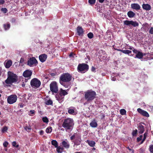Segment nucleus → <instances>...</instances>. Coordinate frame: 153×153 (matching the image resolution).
<instances>
[{
    "instance_id": "1",
    "label": "nucleus",
    "mask_w": 153,
    "mask_h": 153,
    "mask_svg": "<svg viewBox=\"0 0 153 153\" xmlns=\"http://www.w3.org/2000/svg\"><path fill=\"white\" fill-rule=\"evenodd\" d=\"M72 76L68 73L62 74L59 78V83L66 88H68L71 84L70 81L72 79Z\"/></svg>"
},
{
    "instance_id": "2",
    "label": "nucleus",
    "mask_w": 153,
    "mask_h": 153,
    "mask_svg": "<svg viewBox=\"0 0 153 153\" xmlns=\"http://www.w3.org/2000/svg\"><path fill=\"white\" fill-rule=\"evenodd\" d=\"M18 81V77L16 75L11 72H9L7 79L5 81V82L8 84L16 82Z\"/></svg>"
},
{
    "instance_id": "3",
    "label": "nucleus",
    "mask_w": 153,
    "mask_h": 153,
    "mask_svg": "<svg viewBox=\"0 0 153 153\" xmlns=\"http://www.w3.org/2000/svg\"><path fill=\"white\" fill-rule=\"evenodd\" d=\"M96 94L95 91L91 90H88L85 93V98L87 101H91L95 98Z\"/></svg>"
},
{
    "instance_id": "4",
    "label": "nucleus",
    "mask_w": 153,
    "mask_h": 153,
    "mask_svg": "<svg viewBox=\"0 0 153 153\" xmlns=\"http://www.w3.org/2000/svg\"><path fill=\"white\" fill-rule=\"evenodd\" d=\"M68 94V93L65 90L60 88L59 91L56 95V98L58 101H59L63 100L64 98V96Z\"/></svg>"
},
{
    "instance_id": "5",
    "label": "nucleus",
    "mask_w": 153,
    "mask_h": 153,
    "mask_svg": "<svg viewBox=\"0 0 153 153\" xmlns=\"http://www.w3.org/2000/svg\"><path fill=\"white\" fill-rule=\"evenodd\" d=\"M30 84L32 88H37L40 86L41 82L38 79L34 78L31 80Z\"/></svg>"
},
{
    "instance_id": "6",
    "label": "nucleus",
    "mask_w": 153,
    "mask_h": 153,
    "mask_svg": "<svg viewBox=\"0 0 153 153\" xmlns=\"http://www.w3.org/2000/svg\"><path fill=\"white\" fill-rule=\"evenodd\" d=\"M50 89L52 93H57L58 91V87L56 81L52 82L50 85Z\"/></svg>"
},
{
    "instance_id": "7",
    "label": "nucleus",
    "mask_w": 153,
    "mask_h": 153,
    "mask_svg": "<svg viewBox=\"0 0 153 153\" xmlns=\"http://www.w3.org/2000/svg\"><path fill=\"white\" fill-rule=\"evenodd\" d=\"M89 69V66L86 64L82 63L79 64L78 66L77 69L79 72L87 71Z\"/></svg>"
},
{
    "instance_id": "8",
    "label": "nucleus",
    "mask_w": 153,
    "mask_h": 153,
    "mask_svg": "<svg viewBox=\"0 0 153 153\" xmlns=\"http://www.w3.org/2000/svg\"><path fill=\"white\" fill-rule=\"evenodd\" d=\"M124 25L128 26L129 27L131 25L134 27H138L139 26V23L136 21H133L132 20H125L124 21Z\"/></svg>"
},
{
    "instance_id": "9",
    "label": "nucleus",
    "mask_w": 153,
    "mask_h": 153,
    "mask_svg": "<svg viewBox=\"0 0 153 153\" xmlns=\"http://www.w3.org/2000/svg\"><path fill=\"white\" fill-rule=\"evenodd\" d=\"M17 98V97L16 95L15 94L10 95L7 97V102L10 104H13L16 102Z\"/></svg>"
},
{
    "instance_id": "10",
    "label": "nucleus",
    "mask_w": 153,
    "mask_h": 153,
    "mask_svg": "<svg viewBox=\"0 0 153 153\" xmlns=\"http://www.w3.org/2000/svg\"><path fill=\"white\" fill-rule=\"evenodd\" d=\"M27 65L31 67L34 65L35 66L38 64V62L34 57L30 58L28 61Z\"/></svg>"
},
{
    "instance_id": "11",
    "label": "nucleus",
    "mask_w": 153,
    "mask_h": 153,
    "mask_svg": "<svg viewBox=\"0 0 153 153\" xmlns=\"http://www.w3.org/2000/svg\"><path fill=\"white\" fill-rule=\"evenodd\" d=\"M137 111L139 113L143 116L146 117H149V115L148 113L146 111H144L140 108H138L137 109Z\"/></svg>"
},
{
    "instance_id": "12",
    "label": "nucleus",
    "mask_w": 153,
    "mask_h": 153,
    "mask_svg": "<svg viewBox=\"0 0 153 153\" xmlns=\"http://www.w3.org/2000/svg\"><path fill=\"white\" fill-rule=\"evenodd\" d=\"M77 35L79 36H82L84 34V31L82 27L78 26L76 28Z\"/></svg>"
},
{
    "instance_id": "13",
    "label": "nucleus",
    "mask_w": 153,
    "mask_h": 153,
    "mask_svg": "<svg viewBox=\"0 0 153 153\" xmlns=\"http://www.w3.org/2000/svg\"><path fill=\"white\" fill-rule=\"evenodd\" d=\"M75 145H79L80 144L81 141V137L80 136L78 135L76 137L75 140L73 141Z\"/></svg>"
},
{
    "instance_id": "14",
    "label": "nucleus",
    "mask_w": 153,
    "mask_h": 153,
    "mask_svg": "<svg viewBox=\"0 0 153 153\" xmlns=\"http://www.w3.org/2000/svg\"><path fill=\"white\" fill-rule=\"evenodd\" d=\"M32 74V72L31 71L26 70L24 71L23 75L25 77H29L30 78V76Z\"/></svg>"
},
{
    "instance_id": "15",
    "label": "nucleus",
    "mask_w": 153,
    "mask_h": 153,
    "mask_svg": "<svg viewBox=\"0 0 153 153\" xmlns=\"http://www.w3.org/2000/svg\"><path fill=\"white\" fill-rule=\"evenodd\" d=\"M131 8L136 10H140L141 8L140 5L137 3L131 4Z\"/></svg>"
},
{
    "instance_id": "16",
    "label": "nucleus",
    "mask_w": 153,
    "mask_h": 153,
    "mask_svg": "<svg viewBox=\"0 0 153 153\" xmlns=\"http://www.w3.org/2000/svg\"><path fill=\"white\" fill-rule=\"evenodd\" d=\"M73 125H62V126L65 128L66 131L69 132L71 131L73 128Z\"/></svg>"
},
{
    "instance_id": "17",
    "label": "nucleus",
    "mask_w": 153,
    "mask_h": 153,
    "mask_svg": "<svg viewBox=\"0 0 153 153\" xmlns=\"http://www.w3.org/2000/svg\"><path fill=\"white\" fill-rule=\"evenodd\" d=\"M142 7L143 10L146 11H149L151 9V5L148 4H143L142 5Z\"/></svg>"
},
{
    "instance_id": "18",
    "label": "nucleus",
    "mask_w": 153,
    "mask_h": 153,
    "mask_svg": "<svg viewBox=\"0 0 153 153\" xmlns=\"http://www.w3.org/2000/svg\"><path fill=\"white\" fill-rule=\"evenodd\" d=\"M47 58V55L45 54H42L40 55L39 56V59L42 62H45Z\"/></svg>"
},
{
    "instance_id": "19",
    "label": "nucleus",
    "mask_w": 153,
    "mask_h": 153,
    "mask_svg": "<svg viewBox=\"0 0 153 153\" xmlns=\"http://www.w3.org/2000/svg\"><path fill=\"white\" fill-rule=\"evenodd\" d=\"M73 120L70 118H68L65 119L62 124H72L73 123Z\"/></svg>"
},
{
    "instance_id": "20",
    "label": "nucleus",
    "mask_w": 153,
    "mask_h": 153,
    "mask_svg": "<svg viewBox=\"0 0 153 153\" xmlns=\"http://www.w3.org/2000/svg\"><path fill=\"white\" fill-rule=\"evenodd\" d=\"M12 61L11 60H8L7 62H5L4 64L5 67L6 68H9L12 65Z\"/></svg>"
},
{
    "instance_id": "21",
    "label": "nucleus",
    "mask_w": 153,
    "mask_h": 153,
    "mask_svg": "<svg viewBox=\"0 0 153 153\" xmlns=\"http://www.w3.org/2000/svg\"><path fill=\"white\" fill-rule=\"evenodd\" d=\"M91 147H94L95 144V141L93 140H87L85 141Z\"/></svg>"
},
{
    "instance_id": "22",
    "label": "nucleus",
    "mask_w": 153,
    "mask_h": 153,
    "mask_svg": "<svg viewBox=\"0 0 153 153\" xmlns=\"http://www.w3.org/2000/svg\"><path fill=\"white\" fill-rule=\"evenodd\" d=\"M138 127L139 133L140 134L143 133L144 131V127L142 125H139Z\"/></svg>"
},
{
    "instance_id": "23",
    "label": "nucleus",
    "mask_w": 153,
    "mask_h": 153,
    "mask_svg": "<svg viewBox=\"0 0 153 153\" xmlns=\"http://www.w3.org/2000/svg\"><path fill=\"white\" fill-rule=\"evenodd\" d=\"M127 15L129 18H132L135 16V13L131 11H130L127 13Z\"/></svg>"
},
{
    "instance_id": "24",
    "label": "nucleus",
    "mask_w": 153,
    "mask_h": 153,
    "mask_svg": "<svg viewBox=\"0 0 153 153\" xmlns=\"http://www.w3.org/2000/svg\"><path fill=\"white\" fill-rule=\"evenodd\" d=\"M143 53L140 51L138 52L135 55V58H137L139 59H141L143 58Z\"/></svg>"
},
{
    "instance_id": "25",
    "label": "nucleus",
    "mask_w": 153,
    "mask_h": 153,
    "mask_svg": "<svg viewBox=\"0 0 153 153\" xmlns=\"http://www.w3.org/2000/svg\"><path fill=\"white\" fill-rule=\"evenodd\" d=\"M62 146L66 148H68L69 147L70 145L65 141H63L62 143Z\"/></svg>"
},
{
    "instance_id": "26",
    "label": "nucleus",
    "mask_w": 153,
    "mask_h": 153,
    "mask_svg": "<svg viewBox=\"0 0 153 153\" xmlns=\"http://www.w3.org/2000/svg\"><path fill=\"white\" fill-rule=\"evenodd\" d=\"M64 149L63 148L59 146L56 148V150L58 153H61L63 151Z\"/></svg>"
},
{
    "instance_id": "27",
    "label": "nucleus",
    "mask_w": 153,
    "mask_h": 153,
    "mask_svg": "<svg viewBox=\"0 0 153 153\" xmlns=\"http://www.w3.org/2000/svg\"><path fill=\"white\" fill-rule=\"evenodd\" d=\"M8 127L7 126H4L1 129V132L2 133H3L7 132V130L8 129Z\"/></svg>"
},
{
    "instance_id": "28",
    "label": "nucleus",
    "mask_w": 153,
    "mask_h": 153,
    "mask_svg": "<svg viewBox=\"0 0 153 153\" xmlns=\"http://www.w3.org/2000/svg\"><path fill=\"white\" fill-rule=\"evenodd\" d=\"M51 142L52 145L54 146L55 147L57 148L58 147V143L56 141L53 140Z\"/></svg>"
},
{
    "instance_id": "29",
    "label": "nucleus",
    "mask_w": 153,
    "mask_h": 153,
    "mask_svg": "<svg viewBox=\"0 0 153 153\" xmlns=\"http://www.w3.org/2000/svg\"><path fill=\"white\" fill-rule=\"evenodd\" d=\"M3 26L5 30L8 29L10 27V24L9 23L7 24H4Z\"/></svg>"
},
{
    "instance_id": "30",
    "label": "nucleus",
    "mask_w": 153,
    "mask_h": 153,
    "mask_svg": "<svg viewBox=\"0 0 153 153\" xmlns=\"http://www.w3.org/2000/svg\"><path fill=\"white\" fill-rule=\"evenodd\" d=\"M24 128L25 130L27 131H29L31 130V126L30 125H27L26 126L24 127Z\"/></svg>"
},
{
    "instance_id": "31",
    "label": "nucleus",
    "mask_w": 153,
    "mask_h": 153,
    "mask_svg": "<svg viewBox=\"0 0 153 153\" xmlns=\"http://www.w3.org/2000/svg\"><path fill=\"white\" fill-rule=\"evenodd\" d=\"M52 128L51 127H48L46 129V132L47 133H51L52 131Z\"/></svg>"
},
{
    "instance_id": "32",
    "label": "nucleus",
    "mask_w": 153,
    "mask_h": 153,
    "mask_svg": "<svg viewBox=\"0 0 153 153\" xmlns=\"http://www.w3.org/2000/svg\"><path fill=\"white\" fill-rule=\"evenodd\" d=\"M99 118L103 121L105 120V115L102 114H101L100 115H99Z\"/></svg>"
},
{
    "instance_id": "33",
    "label": "nucleus",
    "mask_w": 153,
    "mask_h": 153,
    "mask_svg": "<svg viewBox=\"0 0 153 153\" xmlns=\"http://www.w3.org/2000/svg\"><path fill=\"white\" fill-rule=\"evenodd\" d=\"M45 104L47 105H52L53 104V101L51 100H49L45 102Z\"/></svg>"
},
{
    "instance_id": "34",
    "label": "nucleus",
    "mask_w": 153,
    "mask_h": 153,
    "mask_svg": "<svg viewBox=\"0 0 153 153\" xmlns=\"http://www.w3.org/2000/svg\"><path fill=\"white\" fill-rule=\"evenodd\" d=\"M36 113V111L34 110H30L28 114L30 116H33Z\"/></svg>"
},
{
    "instance_id": "35",
    "label": "nucleus",
    "mask_w": 153,
    "mask_h": 153,
    "mask_svg": "<svg viewBox=\"0 0 153 153\" xmlns=\"http://www.w3.org/2000/svg\"><path fill=\"white\" fill-rule=\"evenodd\" d=\"M96 0H88V2L90 5L92 6L96 2Z\"/></svg>"
},
{
    "instance_id": "36",
    "label": "nucleus",
    "mask_w": 153,
    "mask_h": 153,
    "mask_svg": "<svg viewBox=\"0 0 153 153\" xmlns=\"http://www.w3.org/2000/svg\"><path fill=\"white\" fill-rule=\"evenodd\" d=\"M42 120L44 122L46 123H48L49 121L48 118L46 117H43L42 118Z\"/></svg>"
},
{
    "instance_id": "37",
    "label": "nucleus",
    "mask_w": 153,
    "mask_h": 153,
    "mask_svg": "<svg viewBox=\"0 0 153 153\" xmlns=\"http://www.w3.org/2000/svg\"><path fill=\"white\" fill-rule=\"evenodd\" d=\"M126 110L124 109H121L120 110V113L122 115H125L126 114Z\"/></svg>"
},
{
    "instance_id": "38",
    "label": "nucleus",
    "mask_w": 153,
    "mask_h": 153,
    "mask_svg": "<svg viewBox=\"0 0 153 153\" xmlns=\"http://www.w3.org/2000/svg\"><path fill=\"white\" fill-rule=\"evenodd\" d=\"M123 53L125 54H129L131 53V51L129 50H123Z\"/></svg>"
},
{
    "instance_id": "39",
    "label": "nucleus",
    "mask_w": 153,
    "mask_h": 153,
    "mask_svg": "<svg viewBox=\"0 0 153 153\" xmlns=\"http://www.w3.org/2000/svg\"><path fill=\"white\" fill-rule=\"evenodd\" d=\"M31 95L30 94H29L28 95L27 97H26L25 98V99L26 100V101L27 102H28V100H31Z\"/></svg>"
},
{
    "instance_id": "40",
    "label": "nucleus",
    "mask_w": 153,
    "mask_h": 153,
    "mask_svg": "<svg viewBox=\"0 0 153 153\" xmlns=\"http://www.w3.org/2000/svg\"><path fill=\"white\" fill-rule=\"evenodd\" d=\"M87 36L88 38H89L90 39H91L93 38L94 35L92 33L90 32L88 34Z\"/></svg>"
},
{
    "instance_id": "41",
    "label": "nucleus",
    "mask_w": 153,
    "mask_h": 153,
    "mask_svg": "<svg viewBox=\"0 0 153 153\" xmlns=\"http://www.w3.org/2000/svg\"><path fill=\"white\" fill-rule=\"evenodd\" d=\"M68 112L69 114H71L74 113V109H71L70 108H69L68 109Z\"/></svg>"
},
{
    "instance_id": "42",
    "label": "nucleus",
    "mask_w": 153,
    "mask_h": 153,
    "mask_svg": "<svg viewBox=\"0 0 153 153\" xmlns=\"http://www.w3.org/2000/svg\"><path fill=\"white\" fill-rule=\"evenodd\" d=\"M76 133H74V134L70 137V139L71 140H73L74 139H76V137L77 136L76 135Z\"/></svg>"
},
{
    "instance_id": "43",
    "label": "nucleus",
    "mask_w": 153,
    "mask_h": 153,
    "mask_svg": "<svg viewBox=\"0 0 153 153\" xmlns=\"http://www.w3.org/2000/svg\"><path fill=\"white\" fill-rule=\"evenodd\" d=\"M12 146L16 148H18L19 147V145H16V142L15 141H13L12 143Z\"/></svg>"
},
{
    "instance_id": "44",
    "label": "nucleus",
    "mask_w": 153,
    "mask_h": 153,
    "mask_svg": "<svg viewBox=\"0 0 153 153\" xmlns=\"http://www.w3.org/2000/svg\"><path fill=\"white\" fill-rule=\"evenodd\" d=\"M143 56H146L147 55V58H148V59H150L151 58L150 57V54H147L146 53H143Z\"/></svg>"
},
{
    "instance_id": "45",
    "label": "nucleus",
    "mask_w": 153,
    "mask_h": 153,
    "mask_svg": "<svg viewBox=\"0 0 153 153\" xmlns=\"http://www.w3.org/2000/svg\"><path fill=\"white\" fill-rule=\"evenodd\" d=\"M1 10L4 13H6L7 12V10L6 8H2L1 9Z\"/></svg>"
},
{
    "instance_id": "46",
    "label": "nucleus",
    "mask_w": 153,
    "mask_h": 153,
    "mask_svg": "<svg viewBox=\"0 0 153 153\" xmlns=\"http://www.w3.org/2000/svg\"><path fill=\"white\" fill-rule=\"evenodd\" d=\"M149 150L151 152L153 153V145H150Z\"/></svg>"
},
{
    "instance_id": "47",
    "label": "nucleus",
    "mask_w": 153,
    "mask_h": 153,
    "mask_svg": "<svg viewBox=\"0 0 153 153\" xmlns=\"http://www.w3.org/2000/svg\"><path fill=\"white\" fill-rule=\"evenodd\" d=\"M137 129H135L133 131L132 134L133 136H135L136 135L137 133Z\"/></svg>"
},
{
    "instance_id": "48",
    "label": "nucleus",
    "mask_w": 153,
    "mask_h": 153,
    "mask_svg": "<svg viewBox=\"0 0 153 153\" xmlns=\"http://www.w3.org/2000/svg\"><path fill=\"white\" fill-rule=\"evenodd\" d=\"M90 124H97L96 120L94 119L92 122L90 123Z\"/></svg>"
},
{
    "instance_id": "49",
    "label": "nucleus",
    "mask_w": 153,
    "mask_h": 153,
    "mask_svg": "<svg viewBox=\"0 0 153 153\" xmlns=\"http://www.w3.org/2000/svg\"><path fill=\"white\" fill-rule=\"evenodd\" d=\"M8 144V142L6 141H5L3 143V145L5 147H7Z\"/></svg>"
},
{
    "instance_id": "50",
    "label": "nucleus",
    "mask_w": 153,
    "mask_h": 153,
    "mask_svg": "<svg viewBox=\"0 0 153 153\" xmlns=\"http://www.w3.org/2000/svg\"><path fill=\"white\" fill-rule=\"evenodd\" d=\"M149 32V33L151 34H153V27H152L150 28Z\"/></svg>"
},
{
    "instance_id": "51",
    "label": "nucleus",
    "mask_w": 153,
    "mask_h": 153,
    "mask_svg": "<svg viewBox=\"0 0 153 153\" xmlns=\"http://www.w3.org/2000/svg\"><path fill=\"white\" fill-rule=\"evenodd\" d=\"M132 51L134 53L136 54L138 53V52L139 51H138L137 50L134 48L133 50Z\"/></svg>"
},
{
    "instance_id": "52",
    "label": "nucleus",
    "mask_w": 153,
    "mask_h": 153,
    "mask_svg": "<svg viewBox=\"0 0 153 153\" xmlns=\"http://www.w3.org/2000/svg\"><path fill=\"white\" fill-rule=\"evenodd\" d=\"M4 2L5 1L4 0H0V5L4 4Z\"/></svg>"
},
{
    "instance_id": "53",
    "label": "nucleus",
    "mask_w": 153,
    "mask_h": 153,
    "mask_svg": "<svg viewBox=\"0 0 153 153\" xmlns=\"http://www.w3.org/2000/svg\"><path fill=\"white\" fill-rule=\"evenodd\" d=\"M44 131L42 130H41L39 132V134L41 135H43L44 134Z\"/></svg>"
},
{
    "instance_id": "54",
    "label": "nucleus",
    "mask_w": 153,
    "mask_h": 153,
    "mask_svg": "<svg viewBox=\"0 0 153 153\" xmlns=\"http://www.w3.org/2000/svg\"><path fill=\"white\" fill-rule=\"evenodd\" d=\"M134 48L132 46H129V48H126V49H129L130 50H132L133 49H134Z\"/></svg>"
},
{
    "instance_id": "55",
    "label": "nucleus",
    "mask_w": 153,
    "mask_h": 153,
    "mask_svg": "<svg viewBox=\"0 0 153 153\" xmlns=\"http://www.w3.org/2000/svg\"><path fill=\"white\" fill-rule=\"evenodd\" d=\"M19 105L20 108H23L24 107V104L22 103H20Z\"/></svg>"
},
{
    "instance_id": "56",
    "label": "nucleus",
    "mask_w": 153,
    "mask_h": 153,
    "mask_svg": "<svg viewBox=\"0 0 153 153\" xmlns=\"http://www.w3.org/2000/svg\"><path fill=\"white\" fill-rule=\"evenodd\" d=\"M95 70H96V69L95 68V67H92L91 68V71H93V72L95 71Z\"/></svg>"
},
{
    "instance_id": "57",
    "label": "nucleus",
    "mask_w": 153,
    "mask_h": 153,
    "mask_svg": "<svg viewBox=\"0 0 153 153\" xmlns=\"http://www.w3.org/2000/svg\"><path fill=\"white\" fill-rule=\"evenodd\" d=\"M22 86L23 87H25V82H22Z\"/></svg>"
},
{
    "instance_id": "58",
    "label": "nucleus",
    "mask_w": 153,
    "mask_h": 153,
    "mask_svg": "<svg viewBox=\"0 0 153 153\" xmlns=\"http://www.w3.org/2000/svg\"><path fill=\"white\" fill-rule=\"evenodd\" d=\"M146 135H147V134H146V133H144V137H143V140H145L146 138Z\"/></svg>"
},
{
    "instance_id": "59",
    "label": "nucleus",
    "mask_w": 153,
    "mask_h": 153,
    "mask_svg": "<svg viewBox=\"0 0 153 153\" xmlns=\"http://www.w3.org/2000/svg\"><path fill=\"white\" fill-rule=\"evenodd\" d=\"M59 125V129H60L62 131H64V128H61L62 127V126H61V125Z\"/></svg>"
},
{
    "instance_id": "60",
    "label": "nucleus",
    "mask_w": 153,
    "mask_h": 153,
    "mask_svg": "<svg viewBox=\"0 0 153 153\" xmlns=\"http://www.w3.org/2000/svg\"><path fill=\"white\" fill-rule=\"evenodd\" d=\"M144 26L146 27H148V26H149V24L148 23H146L144 24H143Z\"/></svg>"
},
{
    "instance_id": "61",
    "label": "nucleus",
    "mask_w": 153,
    "mask_h": 153,
    "mask_svg": "<svg viewBox=\"0 0 153 153\" xmlns=\"http://www.w3.org/2000/svg\"><path fill=\"white\" fill-rule=\"evenodd\" d=\"M141 139H140V138H139V137H138L137 139V141L138 142H139L140 140H141Z\"/></svg>"
},
{
    "instance_id": "62",
    "label": "nucleus",
    "mask_w": 153,
    "mask_h": 153,
    "mask_svg": "<svg viewBox=\"0 0 153 153\" xmlns=\"http://www.w3.org/2000/svg\"><path fill=\"white\" fill-rule=\"evenodd\" d=\"M93 128H95L97 127V125H90Z\"/></svg>"
},
{
    "instance_id": "63",
    "label": "nucleus",
    "mask_w": 153,
    "mask_h": 153,
    "mask_svg": "<svg viewBox=\"0 0 153 153\" xmlns=\"http://www.w3.org/2000/svg\"><path fill=\"white\" fill-rule=\"evenodd\" d=\"M111 80L113 81H115L116 80V78L115 77H113L112 78Z\"/></svg>"
},
{
    "instance_id": "64",
    "label": "nucleus",
    "mask_w": 153,
    "mask_h": 153,
    "mask_svg": "<svg viewBox=\"0 0 153 153\" xmlns=\"http://www.w3.org/2000/svg\"><path fill=\"white\" fill-rule=\"evenodd\" d=\"M24 62V59H23L21 58L20 61V62L21 63H22Z\"/></svg>"
}]
</instances>
